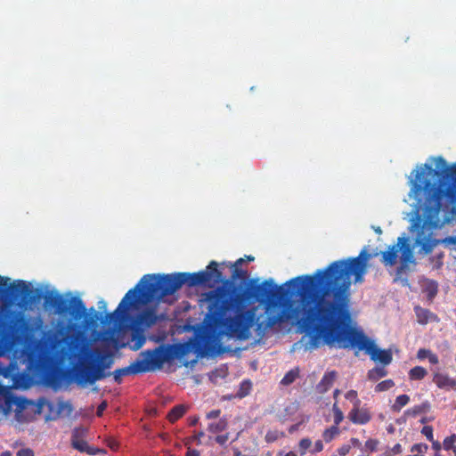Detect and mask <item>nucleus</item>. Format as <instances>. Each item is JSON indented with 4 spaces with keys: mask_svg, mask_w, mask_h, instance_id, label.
I'll return each instance as SVG.
<instances>
[{
    "mask_svg": "<svg viewBox=\"0 0 456 456\" xmlns=\"http://www.w3.org/2000/svg\"><path fill=\"white\" fill-rule=\"evenodd\" d=\"M377 255L368 252L365 247L355 257L334 261L303 277L308 282L303 287L306 295L300 325L309 337L310 347L317 348L322 341L330 347L363 350L372 361L384 366L391 363L390 350L378 348L362 330L349 325L352 282H363L369 261Z\"/></svg>",
    "mask_w": 456,
    "mask_h": 456,
    "instance_id": "nucleus-1",
    "label": "nucleus"
},
{
    "mask_svg": "<svg viewBox=\"0 0 456 456\" xmlns=\"http://www.w3.org/2000/svg\"><path fill=\"white\" fill-rule=\"evenodd\" d=\"M218 263L211 261L205 270L201 271V286L215 288L212 291L202 294L201 302H209V313L201 322V343L208 336L215 346L220 349L224 340H247L250 337V329L256 319L252 310L246 308L248 301L266 303L273 308L282 306L283 309L274 313V309L267 308L266 317L257 324V330L265 333L276 324L290 318L289 309L292 306L291 298L299 296L302 303L306 295L303 289L308 280L304 275L290 279L281 286L274 284L272 279L257 283L250 281L246 290H241L229 279H224L218 269ZM306 274H305V276ZM207 354L201 344V358Z\"/></svg>",
    "mask_w": 456,
    "mask_h": 456,
    "instance_id": "nucleus-2",
    "label": "nucleus"
},
{
    "mask_svg": "<svg viewBox=\"0 0 456 456\" xmlns=\"http://www.w3.org/2000/svg\"><path fill=\"white\" fill-rule=\"evenodd\" d=\"M435 163L436 168L422 165L416 170L415 179L411 181V194L416 200L411 230L416 232L415 244L426 252L432 248V230L444 224L440 212L456 215V162L448 166L439 156Z\"/></svg>",
    "mask_w": 456,
    "mask_h": 456,
    "instance_id": "nucleus-3",
    "label": "nucleus"
},
{
    "mask_svg": "<svg viewBox=\"0 0 456 456\" xmlns=\"http://www.w3.org/2000/svg\"><path fill=\"white\" fill-rule=\"evenodd\" d=\"M183 286H200V272L167 274H145L118 304L117 309L106 314L108 322H117L136 302L147 304L175 294Z\"/></svg>",
    "mask_w": 456,
    "mask_h": 456,
    "instance_id": "nucleus-4",
    "label": "nucleus"
},
{
    "mask_svg": "<svg viewBox=\"0 0 456 456\" xmlns=\"http://www.w3.org/2000/svg\"><path fill=\"white\" fill-rule=\"evenodd\" d=\"M185 330L193 331L191 338L182 343L172 345H161L154 349H147L140 353L139 357L129 366L117 369L112 372L115 382L120 384L122 377L135 375L160 370L165 362H170L175 359H182L190 353L196 355V359L185 362L184 366H192L200 357V323L192 326H185Z\"/></svg>",
    "mask_w": 456,
    "mask_h": 456,
    "instance_id": "nucleus-5",
    "label": "nucleus"
},
{
    "mask_svg": "<svg viewBox=\"0 0 456 456\" xmlns=\"http://www.w3.org/2000/svg\"><path fill=\"white\" fill-rule=\"evenodd\" d=\"M104 358L101 349L83 345L78 354V364L74 368L77 382L92 385L105 379L109 374L104 370L110 368V363L105 364Z\"/></svg>",
    "mask_w": 456,
    "mask_h": 456,
    "instance_id": "nucleus-6",
    "label": "nucleus"
},
{
    "mask_svg": "<svg viewBox=\"0 0 456 456\" xmlns=\"http://www.w3.org/2000/svg\"><path fill=\"white\" fill-rule=\"evenodd\" d=\"M45 305L53 307L61 317L69 316L64 327L67 330L73 329L76 326L75 322H80L83 318L86 323L90 322L86 320L85 303L79 297L66 298L59 293H52L45 297Z\"/></svg>",
    "mask_w": 456,
    "mask_h": 456,
    "instance_id": "nucleus-7",
    "label": "nucleus"
},
{
    "mask_svg": "<svg viewBox=\"0 0 456 456\" xmlns=\"http://www.w3.org/2000/svg\"><path fill=\"white\" fill-rule=\"evenodd\" d=\"M401 251V265L397 267L396 273L399 274L404 271L408 264L414 262V256L408 239L404 236L397 239V243L388 247L387 250L381 253V262L386 266H393L396 264L398 252Z\"/></svg>",
    "mask_w": 456,
    "mask_h": 456,
    "instance_id": "nucleus-8",
    "label": "nucleus"
},
{
    "mask_svg": "<svg viewBox=\"0 0 456 456\" xmlns=\"http://www.w3.org/2000/svg\"><path fill=\"white\" fill-rule=\"evenodd\" d=\"M30 402L23 397L14 396L12 393H7L5 398L0 403V420L6 418L12 411H15L16 416L22 412Z\"/></svg>",
    "mask_w": 456,
    "mask_h": 456,
    "instance_id": "nucleus-9",
    "label": "nucleus"
},
{
    "mask_svg": "<svg viewBox=\"0 0 456 456\" xmlns=\"http://www.w3.org/2000/svg\"><path fill=\"white\" fill-rule=\"evenodd\" d=\"M348 419L354 424L365 425L371 419V414L368 409L361 408V404L356 402L355 406L348 413Z\"/></svg>",
    "mask_w": 456,
    "mask_h": 456,
    "instance_id": "nucleus-10",
    "label": "nucleus"
},
{
    "mask_svg": "<svg viewBox=\"0 0 456 456\" xmlns=\"http://www.w3.org/2000/svg\"><path fill=\"white\" fill-rule=\"evenodd\" d=\"M159 320V316L157 314L155 307H146L143 309L137 317L138 324L150 328L157 323Z\"/></svg>",
    "mask_w": 456,
    "mask_h": 456,
    "instance_id": "nucleus-11",
    "label": "nucleus"
},
{
    "mask_svg": "<svg viewBox=\"0 0 456 456\" xmlns=\"http://www.w3.org/2000/svg\"><path fill=\"white\" fill-rule=\"evenodd\" d=\"M433 382L440 389L456 391V379L450 377L447 373L435 372L433 375Z\"/></svg>",
    "mask_w": 456,
    "mask_h": 456,
    "instance_id": "nucleus-12",
    "label": "nucleus"
},
{
    "mask_svg": "<svg viewBox=\"0 0 456 456\" xmlns=\"http://www.w3.org/2000/svg\"><path fill=\"white\" fill-rule=\"evenodd\" d=\"M29 289L26 281L19 280L12 284L8 288V294L13 298H19L20 297L25 296L28 293Z\"/></svg>",
    "mask_w": 456,
    "mask_h": 456,
    "instance_id": "nucleus-13",
    "label": "nucleus"
},
{
    "mask_svg": "<svg viewBox=\"0 0 456 456\" xmlns=\"http://www.w3.org/2000/svg\"><path fill=\"white\" fill-rule=\"evenodd\" d=\"M336 378L337 372L335 370L326 372L317 385L318 391L320 393L327 392L333 385Z\"/></svg>",
    "mask_w": 456,
    "mask_h": 456,
    "instance_id": "nucleus-14",
    "label": "nucleus"
},
{
    "mask_svg": "<svg viewBox=\"0 0 456 456\" xmlns=\"http://www.w3.org/2000/svg\"><path fill=\"white\" fill-rule=\"evenodd\" d=\"M26 322L20 314H13L9 323V330L13 334L22 332L25 329Z\"/></svg>",
    "mask_w": 456,
    "mask_h": 456,
    "instance_id": "nucleus-15",
    "label": "nucleus"
},
{
    "mask_svg": "<svg viewBox=\"0 0 456 456\" xmlns=\"http://www.w3.org/2000/svg\"><path fill=\"white\" fill-rule=\"evenodd\" d=\"M227 426H228L227 419L223 417L218 419L209 420V423L208 424V427H207V430L209 433L217 434V433L224 431L226 429Z\"/></svg>",
    "mask_w": 456,
    "mask_h": 456,
    "instance_id": "nucleus-16",
    "label": "nucleus"
},
{
    "mask_svg": "<svg viewBox=\"0 0 456 456\" xmlns=\"http://www.w3.org/2000/svg\"><path fill=\"white\" fill-rule=\"evenodd\" d=\"M430 410V403L426 401L419 405H414L413 407L405 411L404 414L415 418L419 414L427 413Z\"/></svg>",
    "mask_w": 456,
    "mask_h": 456,
    "instance_id": "nucleus-17",
    "label": "nucleus"
},
{
    "mask_svg": "<svg viewBox=\"0 0 456 456\" xmlns=\"http://www.w3.org/2000/svg\"><path fill=\"white\" fill-rule=\"evenodd\" d=\"M145 337L142 330L134 329L132 332V341L134 344L131 346V349L134 351L139 350L145 343Z\"/></svg>",
    "mask_w": 456,
    "mask_h": 456,
    "instance_id": "nucleus-18",
    "label": "nucleus"
},
{
    "mask_svg": "<svg viewBox=\"0 0 456 456\" xmlns=\"http://www.w3.org/2000/svg\"><path fill=\"white\" fill-rule=\"evenodd\" d=\"M414 310L418 318V322L420 324H427L430 321L431 317L434 316V314L429 310L420 306H416Z\"/></svg>",
    "mask_w": 456,
    "mask_h": 456,
    "instance_id": "nucleus-19",
    "label": "nucleus"
},
{
    "mask_svg": "<svg viewBox=\"0 0 456 456\" xmlns=\"http://www.w3.org/2000/svg\"><path fill=\"white\" fill-rule=\"evenodd\" d=\"M387 375V370L385 369L384 365L382 367H374L367 373L368 379L371 381H377L379 379L386 377Z\"/></svg>",
    "mask_w": 456,
    "mask_h": 456,
    "instance_id": "nucleus-20",
    "label": "nucleus"
},
{
    "mask_svg": "<svg viewBox=\"0 0 456 456\" xmlns=\"http://www.w3.org/2000/svg\"><path fill=\"white\" fill-rule=\"evenodd\" d=\"M428 375V370L422 366H415L409 370L411 380H421Z\"/></svg>",
    "mask_w": 456,
    "mask_h": 456,
    "instance_id": "nucleus-21",
    "label": "nucleus"
},
{
    "mask_svg": "<svg viewBox=\"0 0 456 456\" xmlns=\"http://www.w3.org/2000/svg\"><path fill=\"white\" fill-rule=\"evenodd\" d=\"M186 411L185 406L180 404L175 406L167 414V419L170 422L174 423L180 419Z\"/></svg>",
    "mask_w": 456,
    "mask_h": 456,
    "instance_id": "nucleus-22",
    "label": "nucleus"
},
{
    "mask_svg": "<svg viewBox=\"0 0 456 456\" xmlns=\"http://www.w3.org/2000/svg\"><path fill=\"white\" fill-rule=\"evenodd\" d=\"M410 402V396L408 395H400L395 398V403L391 406V409L395 412L401 411L403 407L408 404Z\"/></svg>",
    "mask_w": 456,
    "mask_h": 456,
    "instance_id": "nucleus-23",
    "label": "nucleus"
},
{
    "mask_svg": "<svg viewBox=\"0 0 456 456\" xmlns=\"http://www.w3.org/2000/svg\"><path fill=\"white\" fill-rule=\"evenodd\" d=\"M298 375L299 370L297 368L292 369L284 375L281 383L285 386L290 385L297 379Z\"/></svg>",
    "mask_w": 456,
    "mask_h": 456,
    "instance_id": "nucleus-24",
    "label": "nucleus"
},
{
    "mask_svg": "<svg viewBox=\"0 0 456 456\" xmlns=\"http://www.w3.org/2000/svg\"><path fill=\"white\" fill-rule=\"evenodd\" d=\"M200 440V433H194L192 436L185 439V444L190 446L194 441ZM186 456H200V452L197 450H191L188 447Z\"/></svg>",
    "mask_w": 456,
    "mask_h": 456,
    "instance_id": "nucleus-25",
    "label": "nucleus"
},
{
    "mask_svg": "<svg viewBox=\"0 0 456 456\" xmlns=\"http://www.w3.org/2000/svg\"><path fill=\"white\" fill-rule=\"evenodd\" d=\"M312 446V440L308 437L302 438L298 443V452L301 456H304Z\"/></svg>",
    "mask_w": 456,
    "mask_h": 456,
    "instance_id": "nucleus-26",
    "label": "nucleus"
},
{
    "mask_svg": "<svg viewBox=\"0 0 456 456\" xmlns=\"http://www.w3.org/2000/svg\"><path fill=\"white\" fill-rule=\"evenodd\" d=\"M252 385L249 380H243L240 385V389L237 393V395L240 398L247 396L251 390Z\"/></svg>",
    "mask_w": 456,
    "mask_h": 456,
    "instance_id": "nucleus-27",
    "label": "nucleus"
},
{
    "mask_svg": "<svg viewBox=\"0 0 456 456\" xmlns=\"http://www.w3.org/2000/svg\"><path fill=\"white\" fill-rule=\"evenodd\" d=\"M395 387V382L393 379H386V380H383L381 382H379V384L376 385L375 387V392H384V391H387L389 389H391L392 387Z\"/></svg>",
    "mask_w": 456,
    "mask_h": 456,
    "instance_id": "nucleus-28",
    "label": "nucleus"
},
{
    "mask_svg": "<svg viewBox=\"0 0 456 456\" xmlns=\"http://www.w3.org/2000/svg\"><path fill=\"white\" fill-rule=\"evenodd\" d=\"M339 433L338 428L337 426H332L330 428H327L322 433V437L325 442L329 443L330 442L335 436H337Z\"/></svg>",
    "mask_w": 456,
    "mask_h": 456,
    "instance_id": "nucleus-29",
    "label": "nucleus"
},
{
    "mask_svg": "<svg viewBox=\"0 0 456 456\" xmlns=\"http://www.w3.org/2000/svg\"><path fill=\"white\" fill-rule=\"evenodd\" d=\"M456 442V435H452L450 436L445 437L444 440L443 445L444 450L450 451L452 450L456 456V445L454 444Z\"/></svg>",
    "mask_w": 456,
    "mask_h": 456,
    "instance_id": "nucleus-30",
    "label": "nucleus"
},
{
    "mask_svg": "<svg viewBox=\"0 0 456 456\" xmlns=\"http://www.w3.org/2000/svg\"><path fill=\"white\" fill-rule=\"evenodd\" d=\"M332 411L334 413V425L333 426H338L342 420L344 419V414L342 411L338 406L337 403L333 404Z\"/></svg>",
    "mask_w": 456,
    "mask_h": 456,
    "instance_id": "nucleus-31",
    "label": "nucleus"
},
{
    "mask_svg": "<svg viewBox=\"0 0 456 456\" xmlns=\"http://www.w3.org/2000/svg\"><path fill=\"white\" fill-rule=\"evenodd\" d=\"M428 449V444L420 443V444H413L411 448V452H416L417 454H419V455H424V453L427 452Z\"/></svg>",
    "mask_w": 456,
    "mask_h": 456,
    "instance_id": "nucleus-32",
    "label": "nucleus"
},
{
    "mask_svg": "<svg viewBox=\"0 0 456 456\" xmlns=\"http://www.w3.org/2000/svg\"><path fill=\"white\" fill-rule=\"evenodd\" d=\"M231 266L233 268L232 279H230L232 282L236 279L244 278L246 276L247 271H244L236 265H231Z\"/></svg>",
    "mask_w": 456,
    "mask_h": 456,
    "instance_id": "nucleus-33",
    "label": "nucleus"
},
{
    "mask_svg": "<svg viewBox=\"0 0 456 456\" xmlns=\"http://www.w3.org/2000/svg\"><path fill=\"white\" fill-rule=\"evenodd\" d=\"M346 399L350 400L353 403V407L355 406L356 402H358V404H361V400L358 398L357 391L355 390H349L345 395Z\"/></svg>",
    "mask_w": 456,
    "mask_h": 456,
    "instance_id": "nucleus-34",
    "label": "nucleus"
},
{
    "mask_svg": "<svg viewBox=\"0 0 456 456\" xmlns=\"http://www.w3.org/2000/svg\"><path fill=\"white\" fill-rule=\"evenodd\" d=\"M72 446L79 452H85L87 447V444L84 440L72 439Z\"/></svg>",
    "mask_w": 456,
    "mask_h": 456,
    "instance_id": "nucleus-35",
    "label": "nucleus"
},
{
    "mask_svg": "<svg viewBox=\"0 0 456 456\" xmlns=\"http://www.w3.org/2000/svg\"><path fill=\"white\" fill-rule=\"evenodd\" d=\"M58 409L60 411H67L68 414L71 413L73 411V407L69 402H61L58 404Z\"/></svg>",
    "mask_w": 456,
    "mask_h": 456,
    "instance_id": "nucleus-36",
    "label": "nucleus"
},
{
    "mask_svg": "<svg viewBox=\"0 0 456 456\" xmlns=\"http://www.w3.org/2000/svg\"><path fill=\"white\" fill-rule=\"evenodd\" d=\"M421 434L424 435L428 441L434 439L433 428L431 426H424L421 429Z\"/></svg>",
    "mask_w": 456,
    "mask_h": 456,
    "instance_id": "nucleus-37",
    "label": "nucleus"
},
{
    "mask_svg": "<svg viewBox=\"0 0 456 456\" xmlns=\"http://www.w3.org/2000/svg\"><path fill=\"white\" fill-rule=\"evenodd\" d=\"M229 433H225V434H223V435H218L216 436L214 440L220 445L224 446L227 444L228 440H229Z\"/></svg>",
    "mask_w": 456,
    "mask_h": 456,
    "instance_id": "nucleus-38",
    "label": "nucleus"
},
{
    "mask_svg": "<svg viewBox=\"0 0 456 456\" xmlns=\"http://www.w3.org/2000/svg\"><path fill=\"white\" fill-rule=\"evenodd\" d=\"M431 353L432 351L430 349L419 348L417 352V358L422 361L428 358Z\"/></svg>",
    "mask_w": 456,
    "mask_h": 456,
    "instance_id": "nucleus-39",
    "label": "nucleus"
},
{
    "mask_svg": "<svg viewBox=\"0 0 456 456\" xmlns=\"http://www.w3.org/2000/svg\"><path fill=\"white\" fill-rule=\"evenodd\" d=\"M220 415H221V410L216 409V410H212L209 412H208L206 414V418L208 420L218 419H221Z\"/></svg>",
    "mask_w": 456,
    "mask_h": 456,
    "instance_id": "nucleus-40",
    "label": "nucleus"
},
{
    "mask_svg": "<svg viewBox=\"0 0 456 456\" xmlns=\"http://www.w3.org/2000/svg\"><path fill=\"white\" fill-rule=\"evenodd\" d=\"M379 442L375 439H369L365 442V447L367 450L370 452H375L377 450Z\"/></svg>",
    "mask_w": 456,
    "mask_h": 456,
    "instance_id": "nucleus-41",
    "label": "nucleus"
},
{
    "mask_svg": "<svg viewBox=\"0 0 456 456\" xmlns=\"http://www.w3.org/2000/svg\"><path fill=\"white\" fill-rule=\"evenodd\" d=\"M323 443L322 440H317L315 443H314V448L312 450H310V452L312 454H315V453H318L320 452H322L323 450Z\"/></svg>",
    "mask_w": 456,
    "mask_h": 456,
    "instance_id": "nucleus-42",
    "label": "nucleus"
},
{
    "mask_svg": "<svg viewBox=\"0 0 456 456\" xmlns=\"http://www.w3.org/2000/svg\"><path fill=\"white\" fill-rule=\"evenodd\" d=\"M17 456H35L34 452L29 448L20 449L17 452Z\"/></svg>",
    "mask_w": 456,
    "mask_h": 456,
    "instance_id": "nucleus-43",
    "label": "nucleus"
},
{
    "mask_svg": "<svg viewBox=\"0 0 456 456\" xmlns=\"http://www.w3.org/2000/svg\"><path fill=\"white\" fill-rule=\"evenodd\" d=\"M443 243L444 246L448 247L451 245L456 246V237L450 236L443 240Z\"/></svg>",
    "mask_w": 456,
    "mask_h": 456,
    "instance_id": "nucleus-44",
    "label": "nucleus"
},
{
    "mask_svg": "<svg viewBox=\"0 0 456 456\" xmlns=\"http://www.w3.org/2000/svg\"><path fill=\"white\" fill-rule=\"evenodd\" d=\"M430 442L432 443L433 449H435L436 451V453L435 456H440L439 451L441 450V444L437 440H435V439H432V441H430Z\"/></svg>",
    "mask_w": 456,
    "mask_h": 456,
    "instance_id": "nucleus-45",
    "label": "nucleus"
},
{
    "mask_svg": "<svg viewBox=\"0 0 456 456\" xmlns=\"http://www.w3.org/2000/svg\"><path fill=\"white\" fill-rule=\"evenodd\" d=\"M428 359L431 364H437L439 362L438 356L433 352L430 354Z\"/></svg>",
    "mask_w": 456,
    "mask_h": 456,
    "instance_id": "nucleus-46",
    "label": "nucleus"
},
{
    "mask_svg": "<svg viewBox=\"0 0 456 456\" xmlns=\"http://www.w3.org/2000/svg\"><path fill=\"white\" fill-rule=\"evenodd\" d=\"M350 451V446L349 445H344L342 446L341 448L338 449V454L340 456H345Z\"/></svg>",
    "mask_w": 456,
    "mask_h": 456,
    "instance_id": "nucleus-47",
    "label": "nucleus"
},
{
    "mask_svg": "<svg viewBox=\"0 0 456 456\" xmlns=\"http://www.w3.org/2000/svg\"><path fill=\"white\" fill-rule=\"evenodd\" d=\"M7 393H10V392L6 389V387H4V386H2L0 384V403H2L4 398H5V395H7Z\"/></svg>",
    "mask_w": 456,
    "mask_h": 456,
    "instance_id": "nucleus-48",
    "label": "nucleus"
},
{
    "mask_svg": "<svg viewBox=\"0 0 456 456\" xmlns=\"http://www.w3.org/2000/svg\"><path fill=\"white\" fill-rule=\"evenodd\" d=\"M392 452L394 454H399L402 452L403 449H402V445L400 444H395L392 449H391Z\"/></svg>",
    "mask_w": 456,
    "mask_h": 456,
    "instance_id": "nucleus-49",
    "label": "nucleus"
},
{
    "mask_svg": "<svg viewBox=\"0 0 456 456\" xmlns=\"http://www.w3.org/2000/svg\"><path fill=\"white\" fill-rule=\"evenodd\" d=\"M107 404L105 402L102 403L97 408V415L100 416L102 412L105 410Z\"/></svg>",
    "mask_w": 456,
    "mask_h": 456,
    "instance_id": "nucleus-50",
    "label": "nucleus"
},
{
    "mask_svg": "<svg viewBox=\"0 0 456 456\" xmlns=\"http://www.w3.org/2000/svg\"><path fill=\"white\" fill-rule=\"evenodd\" d=\"M199 421V418L197 416L191 417L189 419V425L195 426Z\"/></svg>",
    "mask_w": 456,
    "mask_h": 456,
    "instance_id": "nucleus-51",
    "label": "nucleus"
},
{
    "mask_svg": "<svg viewBox=\"0 0 456 456\" xmlns=\"http://www.w3.org/2000/svg\"><path fill=\"white\" fill-rule=\"evenodd\" d=\"M99 307H100L101 309L105 310V309H106V307H107V304H106V302H105L104 300H101V301L99 302Z\"/></svg>",
    "mask_w": 456,
    "mask_h": 456,
    "instance_id": "nucleus-52",
    "label": "nucleus"
},
{
    "mask_svg": "<svg viewBox=\"0 0 456 456\" xmlns=\"http://www.w3.org/2000/svg\"><path fill=\"white\" fill-rule=\"evenodd\" d=\"M244 262V259L243 258H239L238 260H236V262L234 264H232V265H236V266H240Z\"/></svg>",
    "mask_w": 456,
    "mask_h": 456,
    "instance_id": "nucleus-53",
    "label": "nucleus"
},
{
    "mask_svg": "<svg viewBox=\"0 0 456 456\" xmlns=\"http://www.w3.org/2000/svg\"><path fill=\"white\" fill-rule=\"evenodd\" d=\"M0 456H12V453L9 451H5L2 452Z\"/></svg>",
    "mask_w": 456,
    "mask_h": 456,
    "instance_id": "nucleus-54",
    "label": "nucleus"
},
{
    "mask_svg": "<svg viewBox=\"0 0 456 456\" xmlns=\"http://www.w3.org/2000/svg\"><path fill=\"white\" fill-rule=\"evenodd\" d=\"M284 456H297V455L296 454V452L290 451V452L285 453Z\"/></svg>",
    "mask_w": 456,
    "mask_h": 456,
    "instance_id": "nucleus-55",
    "label": "nucleus"
},
{
    "mask_svg": "<svg viewBox=\"0 0 456 456\" xmlns=\"http://www.w3.org/2000/svg\"><path fill=\"white\" fill-rule=\"evenodd\" d=\"M110 447L111 449H117L118 448V444H114V443H111V444H110Z\"/></svg>",
    "mask_w": 456,
    "mask_h": 456,
    "instance_id": "nucleus-56",
    "label": "nucleus"
},
{
    "mask_svg": "<svg viewBox=\"0 0 456 456\" xmlns=\"http://www.w3.org/2000/svg\"><path fill=\"white\" fill-rule=\"evenodd\" d=\"M436 291H437L436 288H434V290H433V291H430V293H429V294H430V296H434V295H436Z\"/></svg>",
    "mask_w": 456,
    "mask_h": 456,
    "instance_id": "nucleus-57",
    "label": "nucleus"
},
{
    "mask_svg": "<svg viewBox=\"0 0 456 456\" xmlns=\"http://www.w3.org/2000/svg\"><path fill=\"white\" fill-rule=\"evenodd\" d=\"M90 311H91L92 313H94V317H97V314H96V312H95V310H94V307H91V308H90Z\"/></svg>",
    "mask_w": 456,
    "mask_h": 456,
    "instance_id": "nucleus-58",
    "label": "nucleus"
},
{
    "mask_svg": "<svg viewBox=\"0 0 456 456\" xmlns=\"http://www.w3.org/2000/svg\"><path fill=\"white\" fill-rule=\"evenodd\" d=\"M247 259H248V261H254V259H255V258H254V256H247Z\"/></svg>",
    "mask_w": 456,
    "mask_h": 456,
    "instance_id": "nucleus-59",
    "label": "nucleus"
},
{
    "mask_svg": "<svg viewBox=\"0 0 456 456\" xmlns=\"http://www.w3.org/2000/svg\"><path fill=\"white\" fill-rule=\"evenodd\" d=\"M375 232H376L377 233H381V229H380V227H377V228L375 229Z\"/></svg>",
    "mask_w": 456,
    "mask_h": 456,
    "instance_id": "nucleus-60",
    "label": "nucleus"
},
{
    "mask_svg": "<svg viewBox=\"0 0 456 456\" xmlns=\"http://www.w3.org/2000/svg\"><path fill=\"white\" fill-rule=\"evenodd\" d=\"M338 393H339V390H338V389H336V390L334 391V397H337V395H338Z\"/></svg>",
    "mask_w": 456,
    "mask_h": 456,
    "instance_id": "nucleus-61",
    "label": "nucleus"
},
{
    "mask_svg": "<svg viewBox=\"0 0 456 456\" xmlns=\"http://www.w3.org/2000/svg\"><path fill=\"white\" fill-rule=\"evenodd\" d=\"M352 442H354V443H357V442H358V439H356V438H352Z\"/></svg>",
    "mask_w": 456,
    "mask_h": 456,
    "instance_id": "nucleus-62",
    "label": "nucleus"
},
{
    "mask_svg": "<svg viewBox=\"0 0 456 456\" xmlns=\"http://www.w3.org/2000/svg\"><path fill=\"white\" fill-rule=\"evenodd\" d=\"M240 451L235 452V456H240Z\"/></svg>",
    "mask_w": 456,
    "mask_h": 456,
    "instance_id": "nucleus-63",
    "label": "nucleus"
},
{
    "mask_svg": "<svg viewBox=\"0 0 456 456\" xmlns=\"http://www.w3.org/2000/svg\"><path fill=\"white\" fill-rule=\"evenodd\" d=\"M8 280H9L8 278H5V279H4V284H5V283L7 282V281H8Z\"/></svg>",
    "mask_w": 456,
    "mask_h": 456,
    "instance_id": "nucleus-64",
    "label": "nucleus"
}]
</instances>
